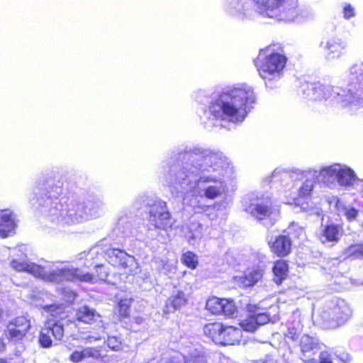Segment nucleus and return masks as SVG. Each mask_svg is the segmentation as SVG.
<instances>
[{
    "label": "nucleus",
    "instance_id": "obj_36",
    "mask_svg": "<svg viewBox=\"0 0 363 363\" xmlns=\"http://www.w3.org/2000/svg\"><path fill=\"white\" fill-rule=\"evenodd\" d=\"M254 318L257 320V324L258 326L264 325L269 321L275 322L277 319L275 315H274L272 318L269 317V314L267 313H257L254 314Z\"/></svg>",
    "mask_w": 363,
    "mask_h": 363
},
{
    "label": "nucleus",
    "instance_id": "obj_41",
    "mask_svg": "<svg viewBox=\"0 0 363 363\" xmlns=\"http://www.w3.org/2000/svg\"><path fill=\"white\" fill-rule=\"evenodd\" d=\"M302 328V326L300 323V321H297L296 325L293 326V327H289L288 328V331H287V333H286V336L289 337V338H291L292 340H294L297 337L299 332L301 331Z\"/></svg>",
    "mask_w": 363,
    "mask_h": 363
},
{
    "label": "nucleus",
    "instance_id": "obj_1",
    "mask_svg": "<svg viewBox=\"0 0 363 363\" xmlns=\"http://www.w3.org/2000/svg\"><path fill=\"white\" fill-rule=\"evenodd\" d=\"M179 159L182 167H171L165 176L173 194L192 192L214 199L225 192L222 178L226 160L221 152L200 145L188 146L180 153Z\"/></svg>",
    "mask_w": 363,
    "mask_h": 363
},
{
    "label": "nucleus",
    "instance_id": "obj_4",
    "mask_svg": "<svg viewBox=\"0 0 363 363\" xmlns=\"http://www.w3.org/2000/svg\"><path fill=\"white\" fill-rule=\"evenodd\" d=\"M347 89L319 82H305L299 87V94L314 101L336 103L351 112H363V62L351 65L345 73Z\"/></svg>",
    "mask_w": 363,
    "mask_h": 363
},
{
    "label": "nucleus",
    "instance_id": "obj_38",
    "mask_svg": "<svg viewBox=\"0 0 363 363\" xmlns=\"http://www.w3.org/2000/svg\"><path fill=\"white\" fill-rule=\"evenodd\" d=\"M206 357L201 352L197 349L190 354L189 359L186 363H206Z\"/></svg>",
    "mask_w": 363,
    "mask_h": 363
},
{
    "label": "nucleus",
    "instance_id": "obj_46",
    "mask_svg": "<svg viewBox=\"0 0 363 363\" xmlns=\"http://www.w3.org/2000/svg\"><path fill=\"white\" fill-rule=\"evenodd\" d=\"M140 277L144 280L150 277V273L147 271H140Z\"/></svg>",
    "mask_w": 363,
    "mask_h": 363
},
{
    "label": "nucleus",
    "instance_id": "obj_23",
    "mask_svg": "<svg viewBox=\"0 0 363 363\" xmlns=\"http://www.w3.org/2000/svg\"><path fill=\"white\" fill-rule=\"evenodd\" d=\"M263 271L259 269H252L247 272L244 276L235 277V279L239 286L249 287L255 284L261 279Z\"/></svg>",
    "mask_w": 363,
    "mask_h": 363
},
{
    "label": "nucleus",
    "instance_id": "obj_19",
    "mask_svg": "<svg viewBox=\"0 0 363 363\" xmlns=\"http://www.w3.org/2000/svg\"><path fill=\"white\" fill-rule=\"evenodd\" d=\"M16 227L17 220L12 212L9 210L0 211V238L11 236Z\"/></svg>",
    "mask_w": 363,
    "mask_h": 363
},
{
    "label": "nucleus",
    "instance_id": "obj_25",
    "mask_svg": "<svg viewBox=\"0 0 363 363\" xmlns=\"http://www.w3.org/2000/svg\"><path fill=\"white\" fill-rule=\"evenodd\" d=\"M245 0H224L223 6L230 15L241 17L245 16L244 2Z\"/></svg>",
    "mask_w": 363,
    "mask_h": 363
},
{
    "label": "nucleus",
    "instance_id": "obj_26",
    "mask_svg": "<svg viewBox=\"0 0 363 363\" xmlns=\"http://www.w3.org/2000/svg\"><path fill=\"white\" fill-rule=\"evenodd\" d=\"M336 208L339 215L345 216L348 221L355 220L359 215V211L342 200L337 199Z\"/></svg>",
    "mask_w": 363,
    "mask_h": 363
},
{
    "label": "nucleus",
    "instance_id": "obj_21",
    "mask_svg": "<svg viewBox=\"0 0 363 363\" xmlns=\"http://www.w3.org/2000/svg\"><path fill=\"white\" fill-rule=\"evenodd\" d=\"M342 235V228L339 225L329 224L323 228L320 240L323 243H336Z\"/></svg>",
    "mask_w": 363,
    "mask_h": 363
},
{
    "label": "nucleus",
    "instance_id": "obj_20",
    "mask_svg": "<svg viewBox=\"0 0 363 363\" xmlns=\"http://www.w3.org/2000/svg\"><path fill=\"white\" fill-rule=\"evenodd\" d=\"M186 302L184 293L179 290H174L169 298L166 301L163 312L165 314L174 312L179 309Z\"/></svg>",
    "mask_w": 363,
    "mask_h": 363
},
{
    "label": "nucleus",
    "instance_id": "obj_2",
    "mask_svg": "<svg viewBox=\"0 0 363 363\" xmlns=\"http://www.w3.org/2000/svg\"><path fill=\"white\" fill-rule=\"evenodd\" d=\"M257 96L254 88L246 84H236L224 88L211 102L202 118L206 129L223 125L222 123H242L254 109Z\"/></svg>",
    "mask_w": 363,
    "mask_h": 363
},
{
    "label": "nucleus",
    "instance_id": "obj_8",
    "mask_svg": "<svg viewBox=\"0 0 363 363\" xmlns=\"http://www.w3.org/2000/svg\"><path fill=\"white\" fill-rule=\"evenodd\" d=\"M255 9L264 18L290 23L297 16V4L293 0H252Z\"/></svg>",
    "mask_w": 363,
    "mask_h": 363
},
{
    "label": "nucleus",
    "instance_id": "obj_29",
    "mask_svg": "<svg viewBox=\"0 0 363 363\" xmlns=\"http://www.w3.org/2000/svg\"><path fill=\"white\" fill-rule=\"evenodd\" d=\"M347 258L363 259V242L350 245L343 251Z\"/></svg>",
    "mask_w": 363,
    "mask_h": 363
},
{
    "label": "nucleus",
    "instance_id": "obj_33",
    "mask_svg": "<svg viewBox=\"0 0 363 363\" xmlns=\"http://www.w3.org/2000/svg\"><path fill=\"white\" fill-rule=\"evenodd\" d=\"M104 330H105V328H104V325L101 324L99 326L98 332H96V333H91L90 334H89L84 337H82V340H84L85 342V343H89V344L92 343L94 342H96L97 340H100L104 337V335H105Z\"/></svg>",
    "mask_w": 363,
    "mask_h": 363
},
{
    "label": "nucleus",
    "instance_id": "obj_27",
    "mask_svg": "<svg viewBox=\"0 0 363 363\" xmlns=\"http://www.w3.org/2000/svg\"><path fill=\"white\" fill-rule=\"evenodd\" d=\"M300 346L303 354L319 349V342L316 337L304 335L301 338Z\"/></svg>",
    "mask_w": 363,
    "mask_h": 363
},
{
    "label": "nucleus",
    "instance_id": "obj_5",
    "mask_svg": "<svg viewBox=\"0 0 363 363\" xmlns=\"http://www.w3.org/2000/svg\"><path fill=\"white\" fill-rule=\"evenodd\" d=\"M4 251L9 254V265L13 269L17 272H27L46 281L61 282L66 280L94 284L97 280H105L108 277L106 267L103 264L96 267L97 274L95 276L77 268L59 267L56 264L42 267L30 262L27 259L26 247L24 245L12 249L4 248Z\"/></svg>",
    "mask_w": 363,
    "mask_h": 363
},
{
    "label": "nucleus",
    "instance_id": "obj_10",
    "mask_svg": "<svg viewBox=\"0 0 363 363\" xmlns=\"http://www.w3.org/2000/svg\"><path fill=\"white\" fill-rule=\"evenodd\" d=\"M286 61V57L279 53H272L265 57L262 52L259 53L256 66L259 76L267 86H271L282 78Z\"/></svg>",
    "mask_w": 363,
    "mask_h": 363
},
{
    "label": "nucleus",
    "instance_id": "obj_39",
    "mask_svg": "<svg viewBox=\"0 0 363 363\" xmlns=\"http://www.w3.org/2000/svg\"><path fill=\"white\" fill-rule=\"evenodd\" d=\"M288 233L299 238L304 235L305 232L303 227L298 225L297 223H293L288 228Z\"/></svg>",
    "mask_w": 363,
    "mask_h": 363
},
{
    "label": "nucleus",
    "instance_id": "obj_12",
    "mask_svg": "<svg viewBox=\"0 0 363 363\" xmlns=\"http://www.w3.org/2000/svg\"><path fill=\"white\" fill-rule=\"evenodd\" d=\"M245 211L266 225H273L280 218L279 206L274 204L269 197L257 198L245 208Z\"/></svg>",
    "mask_w": 363,
    "mask_h": 363
},
{
    "label": "nucleus",
    "instance_id": "obj_43",
    "mask_svg": "<svg viewBox=\"0 0 363 363\" xmlns=\"http://www.w3.org/2000/svg\"><path fill=\"white\" fill-rule=\"evenodd\" d=\"M162 267H161V271L167 275L170 274L174 273L176 269V265L174 262H166L164 263L163 261L162 262Z\"/></svg>",
    "mask_w": 363,
    "mask_h": 363
},
{
    "label": "nucleus",
    "instance_id": "obj_42",
    "mask_svg": "<svg viewBox=\"0 0 363 363\" xmlns=\"http://www.w3.org/2000/svg\"><path fill=\"white\" fill-rule=\"evenodd\" d=\"M85 359L84 348L82 350H74L69 356V360L73 363H79Z\"/></svg>",
    "mask_w": 363,
    "mask_h": 363
},
{
    "label": "nucleus",
    "instance_id": "obj_6",
    "mask_svg": "<svg viewBox=\"0 0 363 363\" xmlns=\"http://www.w3.org/2000/svg\"><path fill=\"white\" fill-rule=\"evenodd\" d=\"M300 181V184L296 189V191L286 192V203L289 205H294L296 212H302L308 216L319 217L322 215V208L317 203L311 200L305 201L312 194L315 181H320L319 170L308 169L299 171L291 176Z\"/></svg>",
    "mask_w": 363,
    "mask_h": 363
},
{
    "label": "nucleus",
    "instance_id": "obj_14",
    "mask_svg": "<svg viewBox=\"0 0 363 363\" xmlns=\"http://www.w3.org/2000/svg\"><path fill=\"white\" fill-rule=\"evenodd\" d=\"M148 221L155 229L165 233L171 230L174 220L169 212L166 202L158 200L152 206L149 212Z\"/></svg>",
    "mask_w": 363,
    "mask_h": 363
},
{
    "label": "nucleus",
    "instance_id": "obj_9",
    "mask_svg": "<svg viewBox=\"0 0 363 363\" xmlns=\"http://www.w3.org/2000/svg\"><path fill=\"white\" fill-rule=\"evenodd\" d=\"M320 182L328 186L337 185L348 188L353 186L357 180L355 172L349 166L334 163L323 166L319 169Z\"/></svg>",
    "mask_w": 363,
    "mask_h": 363
},
{
    "label": "nucleus",
    "instance_id": "obj_30",
    "mask_svg": "<svg viewBox=\"0 0 363 363\" xmlns=\"http://www.w3.org/2000/svg\"><path fill=\"white\" fill-rule=\"evenodd\" d=\"M84 357L85 359L88 358H91L96 360H100L104 362H107V357L106 355H103L101 354V350L99 347H84Z\"/></svg>",
    "mask_w": 363,
    "mask_h": 363
},
{
    "label": "nucleus",
    "instance_id": "obj_40",
    "mask_svg": "<svg viewBox=\"0 0 363 363\" xmlns=\"http://www.w3.org/2000/svg\"><path fill=\"white\" fill-rule=\"evenodd\" d=\"M130 303L131 301L130 299L121 300L118 303V310L121 316L126 317L128 315Z\"/></svg>",
    "mask_w": 363,
    "mask_h": 363
},
{
    "label": "nucleus",
    "instance_id": "obj_15",
    "mask_svg": "<svg viewBox=\"0 0 363 363\" xmlns=\"http://www.w3.org/2000/svg\"><path fill=\"white\" fill-rule=\"evenodd\" d=\"M108 262L113 266L120 267L125 273L135 274L138 273V264L135 259L128 255L125 251L118 249H110L106 252Z\"/></svg>",
    "mask_w": 363,
    "mask_h": 363
},
{
    "label": "nucleus",
    "instance_id": "obj_31",
    "mask_svg": "<svg viewBox=\"0 0 363 363\" xmlns=\"http://www.w3.org/2000/svg\"><path fill=\"white\" fill-rule=\"evenodd\" d=\"M182 262L187 267L194 269L198 265L199 259L196 254L191 251H187L182 255Z\"/></svg>",
    "mask_w": 363,
    "mask_h": 363
},
{
    "label": "nucleus",
    "instance_id": "obj_52",
    "mask_svg": "<svg viewBox=\"0 0 363 363\" xmlns=\"http://www.w3.org/2000/svg\"><path fill=\"white\" fill-rule=\"evenodd\" d=\"M167 240V238H164L163 239V241H166Z\"/></svg>",
    "mask_w": 363,
    "mask_h": 363
},
{
    "label": "nucleus",
    "instance_id": "obj_16",
    "mask_svg": "<svg viewBox=\"0 0 363 363\" xmlns=\"http://www.w3.org/2000/svg\"><path fill=\"white\" fill-rule=\"evenodd\" d=\"M30 328V320L25 316H18L8 323L5 335L9 340L16 342L23 340Z\"/></svg>",
    "mask_w": 363,
    "mask_h": 363
},
{
    "label": "nucleus",
    "instance_id": "obj_3",
    "mask_svg": "<svg viewBox=\"0 0 363 363\" xmlns=\"http://www.w3.org/2000/svg\"><path fill=\"white\" fill-rule=\"evenodd\" d=\"M62 194L60 186H52L38 199L40 211L48 221L58 228L76 225L89 219L101 216L104 211V206L100 200L82 203L73 198L57 196Z\"/></svg>",
    "mask_w": 363,
    "mask_h": 363
},
{
    "label": "nucleus",
    "instance_id": "obj_50",
    "mask_svg": "<svg viewBox=\"0 0 363 363\" xmlns=\"http://www.w3.org/2000/svg\"><path fill=\"white\" fill-rule=\"evenodd\" d=\"M199 208H200L199 206H198L196 208H195V211L197 212V213L201 212V211L199 210Z\"/></svg>",
    "mask_w": 363,
    "mask_h": 363
},
{
    "label": "nucleus",
    "instance_id": "obj_28",
    "mask_svg": "<svg viewBox=\"0 0 363 363\" xmlns=\"http://www.w3.org/2000/svg\"><path fill=\"white\" fill-rule=\"evenodd\" d=\"M274 281L279 284L286 278L288 272V264L284 260H279L275 262L273 267Z\"/></svg>",
    "mask_w": 363,
    "mask_h": 363
},
{
    "label": "nucleus",
    "instance_id": "obj_51",
    "mask_svg": "<svg viewBox=\"0 0 363 363\" xmlns=\"http://www.w3.org/2000/svg\"><path fill=\"white\" fill-rule=\"evenodd\" d=\"M0 363H5V362L3 359H0Z\"/></svg>",
    "mask_w": 363,
    "mask_h": 363
},
{
    "label": "nucleus",
    "instance_id": "obj_48",
    "mask_svg": "<svg viewBox=\"0 0 363 363\" xmlns=\"http://www.w3.org/2000/svg\"><path fill=\"white\" fill-rule=\"evenodd\" d=\"M210 206H205L203 209H202V211L203 212H207L209 209H210Z\"/></svg>",
    "mask_w": 363,
    "mask_h": 363
},
{
    "label": "nucleus",
    "instance_id": "obj_37",
    "mask_svg": "<svg viewBox=\"0 0 363 363\" xmlns=\"http://www.w3.org/2000/svg\"><path fill=\"white\" fill-rule=\"evenodd\" d=\"M342 15L346 20H350L356 16V11L353 6L348 3H344L342 5Z\"/></svg>",
    "mask_w": 363,
    "mask_h": 363
},
{
    "label": "nucleus",
    "instance_id": "obj_44",
    "mask_svg": "<svg viewBox=\"0 0 363 363\" xmlns=\"http://www.w3.org/2000/svg\"><path fill=\"white\" fill-rule=\"evenodd\" d=\"M289 176V172L283 169H275L272 175V179L278 180L279 178H286Z\"/></svg>",
    "mask_w": 363,
    "mask_h": 363
},
{
    "label": "nucleus",
    "instance_id": "obj_49",
    "mask_svg": "<svg viewBox=\"0 0 363 363\" xmlns=\"http://www.w3.org/2000/svg\"><path fill=\"white\" fill-rule=\"evenodd\" d=\"M169 363H179V362L176 361L175 359H172Z\"/></svg>",
    "mask_w": 363,
    "mask_h": 363
},
{
    "label": "nucleus",
    "instance_id": "obj_34",
    "mask_svg": "<svg viewBox=\"0 0 363 363\" xmlns=\"http://www.w3.org/2000/svg\"><path fill=\"white\" fill-rule=\"evenodd\" d=\"M242 330L248 332H254L258 327L254 315H250L240 323Z\"/></svg>",
    "mask_w": 363,
    "mask_h": 363
},
{
    "label": "nucleus",
    "instance_id": "obj_17",
    "mask_svg": "<svg viewBox=\"0 0 363 363\" xmlns=\"http://www.w3.org/2000/svg\"><path fill=\"white\" fill-rule=\"evenodd\" d=\"M206 308L214 315H223L233 317L237 313L235 302L232 299L220 298L212 296L208 298Z\"/></svg>",
    "mask_w": 363,
    "mask_h": 363
},
{
    "label": "nucleus",
    "instance_id": "obj_18",
    "mask_svg": "<svg viewBox=\"0 0 363 363\" xmlns=\"http://www.w3.org/2000/svg\"><path fill=\"white\" fill-rule=\"evenodd\" d=\"M321 45L325 50V58L328 61L340 58L345 54L347 48V41L337 36L328 38L325 43L322 42Z\"/></svg>",
    "mask_w": 363,
    "mask_h": 363
},
{
    "label": "nucleus",
    "instance_id": "obj_24",
    "mask_svg": "<svg viewBox=\"0 0 363 363\" xmlns=\"http://www.w3.org/2000/svg\"><path fill=\"white\" fill-rule=\"evenodd\" d=\"M76 318L79 321L91 324L101 320V315L94 309L88 306H82L76 312Z\"/></svg>",
    "mask_w": 363,
    "mask_h": 363
},
{
    "label": "nucleus",
    "instance_id": "obj_7",
    "mask_svg": "<svg viewBox=\"0 0 363 363\" xmlns=\"http://www.w3.org/2000/svg\"><path fill=\"white\" fill-rule=\"evenodd\" d=\"M48 295L44 292H39L37 295L33 296V303L38 307L42 308L47 313H50L54 318L60 317V320H48L42 328L39 342L43 347H50L52 340L50 334L56 340H61L64 336V326L65 320L62 319L65 308L62 305L50 304L45 301Z\"/></svg>",
    "mask_w": 363,
    "mask_h": 363
},
{
    "label": "nucleus",
    "instance_id": "obj_45",
    "mask_svg": "<svg viewBox=\"0 0 363 363\" xmlns=\"http://www.w3.org/2000/svg\"><path fill=\"white\" fill-rule=\"evenodd\" d=\"M319 363H333L332 355L328 352H321L319 354Z\"/></svg>",
    "mask_w": 363,
    "mask_h": 363
},
{
    "label": "nucleus",
    "instance_id": "obj_11",
    "mask_svg": "<svg viewBox=\"0 0 363 363\" xmlns=\"http://www.w3.org/2000/svg\"><path fill=\"white\" fill-rule=\"evenodd\" d=\"M352 316V310L347 303L342 299H337L323 309L320 318L323 325L326 328H337L343 325Z\"/></svg>",
    "mask_w": 363,
    "mask_h": 363
},
{
    "label": "nucleus",
    "instance_id": "obj_47",
    "mask_svg": "<svg viewBox=\"0 0 363 363\" xmlns=\"http://www.w3.org/2000/svg\"><path fill=\"white\" fill-rule=\"evenodd\" d=\"M4 348V343L2 340L0 339V350H2Z\"/></svg>",
    "mask_w": 363,
    "mask_h": 363
},
{
    "label": "nucleus",
    "instance_id": "obj_32",
    "mask_svg": "<svg viewBox=\"0 0 363 363\" xmlns=\"http://www.w3.org/2000/svg\"><path fill=\"white\" fill-rule=\"evenodd\" d=\"M190 234L189 235V242L192 245H195L202 236L201 225L200 224L191 225Z\"/></svg>",
    "mask_w": 363,
    "mask_h": 363
},
{
    "label": "nucleus",
    "instance_id": "obj_35",
    "mask_svg": "<svg viewBox=\"0 0 363 363\" xmlns=\"http://www.w3.org/2000/svg\"><path fill=\"white\" fill-rule=\"evenodd\" d=\"M106 345L112 350L118 351L121 348V339L116 335H110L106 340Z\"/></svg>",
    "mask_w": 363,
    "mask_h": 363
},
{
    "label": "nucleus",
    "instance_id": "obj_22",
    "mask_svg": "<svg viewBox=\"0 0 363 363\" xmlns=\"http://www.w3.org/2000/svg\"><path fill=\"white\" fill-rule=\"evenodd\" d=\"M272 250L279 257H284L291 251V240L286 235H279L275 240L269 242Z\"/></svg>",
    "mask_w": 363,
    "mask_h": 363
},
{
    "label": "nucleus",
    "instance_id": "obj_13",
    "mask_svg": "<svg viewBox=\"0 0 363 363\" xmlns=\"http://www.w3.org/2000/svg\"><path fill=\"white\" fill-rule=\"evenodd\" d=\"M204 334L218 345H235L242 337V330L234 326L223 325L220 323L206 324L203 328Z\"/></svg>",
    "mask_w": 363,
    "mask_h": 363
}]
</instances>
